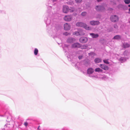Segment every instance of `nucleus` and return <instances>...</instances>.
Segmentation results:
<instances>
[{
    "instance_id": "nucleus-17",
    "label": "nucleus",
    "mask_w": 130,
    "mask_h": 130,
    "mask_svg": "<svg viewBox=\"0 0 130 130\" xmlns=\"http://www.w3.org/2000/svg\"><path fill=\"white\" fill-rule=\"evenodd\" d=\"M94 61L96 63H99L101 62V60L99 58H96L95 59Z\"/></svg>"
},
{
    "instance_id": "nucleus-22",
    "label": "nucleus",
    "mask_w": 130,
    "mask_h": 130,
    "mask_svg": "<svg viewBox=\"0 0 130 130\" xmlns=\"http://www.w3.org/2000/svg\"><path fill=\"white\" fill-rule=\"evenodd\" d=\"M103 61L106 64H109V63L108 61V60H103Z\"/></svg>"
},
{
    "instance_id": "nucleus-6",
    "label": "nucleus",
    "mask_w": 130,
    "mask_h": 130,
    "mask_svg": "<svg viewBox=\"0 0 130 130\" xmlns=\"http://www.w3.org/2000/svg\"><path fill=\"white\" fill-rule=\"evenodd\" d=\"M95 8L97 11H102L104 10L105 9L103 6H96Z\"/></svg>"
},
{
    "instance_id": "nucleus-15",
    "label": "nucleus",
    "mask_w": 130,
    "mask_h": 130,
    "mask_svg": "<svg viewBox=\"0 0 130 130\" xmlns=\"http://www.w3.org/2000/svg\"><path fill=\"white\" fill-rule=\"evenodd\" d=\"M90 34L93 38H96L99 37V35L98 34L90 33Z\"/></svg>"
},
{
    "instance_id": "nucleus-3",
    "label": "nucleus",
    "mask_w": 130,
    "mask_h": 130,
    "mask_svg": "<svg viewBox=\"0 0 130 130\" xmlns=\"http://www.w3.org/2000/svg\"><path fill=\"white\" fill-rule=\"evenodd\" d=\"M111 21L113 22H117L119 20V18L118 16L115 15H111L110 17Z\"/></svg>"
},
{
    "instance_id": "nucleus-2",
    "label": "nucleus",
    "mask_w": 130,
    "mask_h": 130,
    "mask_svg": "<svg viewBox=\"0 0 130 130\" xmlns=\"http://www.w3.org/2000/svg\"><path fill=\"white\" fill-rule=\"evenodd\" d=\"M76 25L77 26L83 27L87 30H90L91 28L85 24L81 22H77Z\"/></svg>"
},
{
    "instance_id": "nucleus-23",
    "label": "nucleus",
    "mask_w": 130,
    "mask_h": 130,
    "mask_svg": "<svg viewBox=\"0 0 130 130\" xmlns=\"http://www.w3.org/2000/svg\"><path fill=\"white\" fill-rule=\"evenodd\" d=\"M124 2L126 4H129L130 3V0H125Z\"/></svg>"
},
{
    "instance_id": "nucleus-27",
    "label": "nucleus",
    "mask_w": 130,
    "mask_h": 130,
    "mask_svg": "<svg viewBox=\"0 0 130 130\" xmlns=\"http://www.w3.org/2000/svg\"><path fill=\"white\" fill-rule=\"evenodd\" d=\"M24 124L26 127H27L28 125V123L26 121L24 123Z\"/></svg>"
},
{
    "instance_id": "nucleus-12",
    "label": "nucleus",
    "mask_w": 130,
    "mask_h": 130,
    "mask_svg": "<svg viewBox=\"0 0 130 130\" xmlns=\"http://www.w3.org/2000/svg\"><path fill=\"white\" fill-rule=\"evenodd\" d=\"M73 34L74 35H76L77 36H78V35H84V33L83 32H74L73 33Z\"/></svg>"
},
{
    "instance_id": "nucleus-31",
    "label": "nucleus",
    "mask_w": 130,
    "mask_h": 130,
    "mask_svg": "<svg viewBox=\"0 0 130 130\" xmlns=\"http://www.w3.org/2000/svg\"><path fill=\"white\" fill-rule=\"evenodd\" d=\"M40 127V126H39L38 127L37 129L38 130H40V129H39Z\"/></svg>"
},
{
    "instance_id": "nucleus-25",
    "label": "nucleus",
    "mask_w": 130,
    "mask_h": 130,
    "mask_svg": "<svg viewBox=\"0 0 130 130\" xmlns=\"http://www.w3.org/2000/svg\"><path fill=\"white\" fill-rule=\"evenodd\" d=\"M86 14V13L85 12H82L81 13L82 15L83 16H85Z\"/></svg>"
},
{
    "instance_id": "nucleus-11",
    "label": "nucleus",
    "mask_w": 130,
    "mask_h": 130,
    "mask_svg": "<svg viewBox=\"0 0 130 130\" xmlns=\"http://www.w3.org/2000/svg\"><path fill=\"white\" fill-rule=\"evenodd\" d=\"M100 22L98 21H91L90 22V24L92 25H97L100 24Z\"/></svg>"
},
{
    "instance_id": "nucleus-9",
    "label": "nucleus",
    "mask_w": 130,
    "mask_h": 130,
    "mask_svg": "<svg viewBox=\"0 0 130 130\" xmlns=\"http://www.w3.org/2000/svg\"><path fill=\"white\" fill-rule=\"evenodd\" d=\"M64 29L66 30H69L70 28V26L69 24L67 23L64 24Z\"/></svg>"
},
{
    "instance_id": "nucleus-34",
    "label": "nucleus",
    "mask_w": 130,
    "mask_h": 130,
    "mask_svg": "<svg viewBox=\"0 0 130 130\" xmlns=\"http://www.w3.org/2000/svg\"><path fill=\"white\" fill-rule=\"evenodd\" d=\"M129 11H130V8L129 9Z\"/></svg>"
},
{
    "instance_id": "nucleus-4",
    "label": "nucleus",
    "mask_w": 130,
    "mask_h": 130,
    "mask_svg": "<svg viewBox=\"0 0 130 130\" xmlns=\"http://www.w3.org/2000/svg\"><path fill=\"white\" fill-rule=\"evenodd\" d=\"M72 16L71 15L65 16L64 18V20L67 21H71L72 19Z\"/></svg>"
},
{
    "instance_id": "nucleus-8",
    "label": "nucleus",
    "mask_w": 130,
    "mask_h": 130,
    "mask_svg": "<svg viewBox=\"0 0 130 130\" xmlns=\"http://www.w3.org/2000/svg\"><path fill=\"white\" fill-rule=\"evenodd\" d=\"M100 67L104 70H107L109 69L108 67L105 64H100Z\"/></svg>"
},
{
    "instance_id": "nucleus-19",
    "label": "nucleus",
    "mask_w": 130,
    "mask_h": 130,
    "mask_svg": "<svg viewBox=\"0 0 130 130\" xmlns=\"http://www.w3.org/2000/svg\"><path fill=\"white\" fill-rule=\"evenodd\" d=\"M87 47L88 46L87 45H83L82 46L80 45V47L82 49H85L87 48Z\"/></svg>"
},
{
    "instance_id": "nucleus-26",
    "label": "nucleus",
    "mask_w": 130,
    "mask_h": 130,
    "mask_svg": "<svg viewBox=\"0 0 130 130\" xmlns=\"http://www.w3.org/2000/svg\"><path fill=\"white\" fill-rule=\"evenodd\" d=\"M74 9L73 8H71V9H69V11L71 12H72L74 11Z\"/></svg>"
},
{
    "instance_id": "nucleus-1",
    "label": "nucleus",
    "mask_w": 130,
    "mask_h": 130,
    "mask_svg": "<svg viewBox=\"0 0 130 130\" xmlns=\"http://www.w3.org/2000/svg\"><path fill=\"white\" fill-rule=\"evenodd\" d=\"M4 118L3 117L0 116V121H2L3 123L5 124L4 126L1 127L2 130L8 129L11 127H13L14 122L10 116L7 117L5 121H4Z\"/></svg>"
},
{
    "instance_id": "nucleus-14",
    "label": "nucleus",
    "mask_w": 130,
    "mask_h": 130,
    "mask_svg": "<svg viewBox=\"0 0 130 130\" xmlns=\"http://www.w3.org/2000/svg\"><path fill=\"white\" fill-rule=\"evenodd\" d=\"M75 40L74 38H70L68 39L67 40L68 42L69 43H72L73 41H75Z\"/></svg>"
},
{
    "instance_id": "nucleus-5",
    "label": "nucleus",
    "mask_w": 130,
    "mask_h": 130,
    "mask_svg": "<svg viewBox=\"0 0 130 130\" xmlns=\"http://www.w3.org/2000/svg\"><path fill=\"white\" fill-rule=\"evenodd\" d=\"M88 40L87 38L85 37H81L79 39V41L81 43H84L86 42Z\"/></svg>"
},
{
    "instance_id": "nucleus-35",
    "label": "nucleus",
    "mask_w": 130,
    "mask_h": 130,
    "mask_svg": "<svg viewBox=\"0 0 130 130\" xmlns=\"http://www.w3.org/2000/svg\"><path fill=\"white\" fill-rule=\"evenodd\" d=\"M129 23H130V21H129Z\"/></svg>"
},
{
    "instance_id": "nucleus-33",
    "label": "nucleus",
    "mask_w": 130,
    "mask_h": 130,
    "mask_svg": "<svg viewBox=\"0 0 130 130\" xmlns=\"http://www.w3.org/2000/svg\"><path fill=\"white\" fill-rule=\"evenodd\" d=\"M128 7H130V5H128Z\"/></svg>"
},
{
    "instance_id": "nucleus-7",
    "label": "nucleus",
    "mask_w": 130,
    "mask_h": 130,
    "mask_svg": "<svg viewBox=\"0 0 130 130\" xmlns=\"http://www.w3.org/2000/svg\"><path fill=\"white\" fill-rule=\"evenodd\" d=\"M80 47V44L78 43H76L73 44L71 47L72 48H78Z\"/></svg>"
},
{
    "instance_id": "nucleus-21",
    "label": "nucleus",
    "mask_w": 130,
    "mask_h": 130,
    "mask_svg": "<svg viewBox=\"0 0 130 130\" xmlns=\"http://www.w3.org/2000/svg\"><path fill=\"white\" fill-rule=\"evenodd\" d=\"M38 49L36 48H35L34 51V54L36 55H37L38 53Z\"/></svg>"
},
{
    "instance_id": "nucleus-18",
    "label": "nucleus",
    "mask_w": 130,
    "mask_h": 130,
    "mask_svg": "<svg viewBox=\"0 0 130 130\" xmlns=\"http://www.w3.org/2000/svg\"><path fill=\"white\" fill-rule=\"evenodd\" d=\"M121 39V37L119 35H117L113 38V39H118L119 40Z\"/></svg>"
},
{
    "instance_id": "nucleus-10",
    "label": "nucleus",
    "mask_w": 130,
    "mask_h": 130,
    "mask_svg": "<svg viewBox=\"0 0 130 130\" xmlns=\"http://www.w3.org/2000/svg\"><path fill=\"white\" fill-rule=\"evenodd\" d=\"M63 11L65 13H67L69 12V9L68 7L67 6H64L63 9Z\"/></svg>"
},
{
    "instance_id": "nucleus-16",
    "label": "nucleus",
    "mask_w": 130,
    "mask_h": 130,
    "mask_svg": "<svg viewBox=\"0 0 130 130\" xmlns=\"http://www.w3.org/2000/svg\"><path fill=\"white\" fill-rule=\"evenodd\" d=\"M130 46V45L126 43H124L123 44V47L124 48L129 47Z\"/></svg>"
},
{
    "instance_id": "nucleus-30",
    "label": "nucleus",
    "mask_w": 130,
    "mask_h": 130,
    "mask_svg": "<svg viewBox=\"0 0 130 130\" xmlns=\"http://www.w3.org/2000/svg\"><path fill=\"white\" fill-rule=\"evenodd\" d=\"M82 56H79L78 57V58L79 59H81L82 58Z\"/></svg>"
},
{
    "instance_id": "nucleus-28",
    "label": "nucleus",
    "mask_w": 130,
    "mask_h": 130,
    "mask_svg": "<svg viewBox=\"0 0 130 130\" xmlns=\"http://www.w3.org/2000/svg\"><path fill=\"white\" fill-rule=\"evenodd\" d=\"M63 34L66 36H67L70 35V34L69 33H68L67 32H66L63 33Z\"/></svg>"
},
{
    "instance_id": "nucleus-24",
    "label": "nucleus",
    "mask_w": 130,
    "mask_h": 130,
    "mask_svg": "<svg viewBox=\"0 0 130 130\" xmlns=\"http://www.w3.org/2000/svg\"><path fill=\"white\" fill-rule=\"evenodd\" d=\"M82 0H75V2L77 3H80Z\"/></svg>"
},
{
    "instance_id": "nucleus-32",
    "label": "nucleus",
    "mask_w": 130,
    "mask_h": 130,
    "mask_svg": "<svg viewBox=\"0 0 130 130\" xmlns=\"http://www.w3.org/2000/svg\"><path fill=\"white\" fill-rule=\"evenodd\" d=\"M97 0L98 2H99L101 1L102 0Z\"/></svg>"
},
{
    "instance_id": "nucleus-13",
    "label": "nucleus",
    "mask_w": 130,
    "mask_h": 130,
    "mask_svg": "<svg viewBox=\"0 0 130 130\" xmlns=\"http://www.w3.org/2000/svg\"><path fill=\"white\" fill-rule=\"evenodd\" d=\"M87 71L88 74H92L94 72V70L92 68H90L87 70Z\"/></svg>"
},
{
    "instance_id": "nucleus-29",
    "label": "nucleus",
    "mask_w": 130,
    "mask_h": 130,
    "mask_svg": "<svg viewBox=\"0 0 130 130\" xmlns=\"http://www.w3.org/2000/svg\"><path fill=\"white\" fill-rule=\"evenodd\" d=\"M114 27L115 28H117L118 27V26H117V25H114Z\"/></svg>"
},
{
    "instance_id": "nucleus-20",
    "label": "nucleus",
    "mask_w": 130,
    "mask_h": 130,
    "mask_svg": "<svg viewBox=\"0 0 130 130\" xmlns=\"http://www.w3.org/2000/svg\"><path fill=\"white\" fill-rule=\"evenodd\" d=\"M95 71L96 72H102V70L99 68H97L95 69Z\"/></svg>"
}]
</instances>
